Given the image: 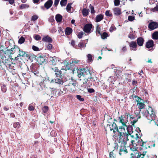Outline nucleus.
<instances>
[{
  "label": "nucleus",
  "instance_id": "1",
  "mask_svg": "<svg viewBox=\"0 0 158 158\" xmlns=\"http://www.w3.org/2000/svg\"><path fill=\"white\" fill-rule=\"evenodd\" d=\"M129 134L133 138L131 140V144L133 147L135 148H133V151L136 150V148H138L137 146H141L142 147L146 146L145 144L146 143V142L143 141L142 139L139 137L138 132H136L135 135H131L129 133Z\"/></svg>",
  "mask_w": 158,
  "mask_h": 158
},
{
  "label": "nucleus",
  "instance_id": "2",
  "mask_svg": "<svg viewBox=\"0 0 158 158\" xmlns=\"http://www.w3.org/2000/svg\"><path fill=\"white\" fill-rule=\"evenodd\" d=\"M142 114L150 121H154L155 122V120L156 119V115L153 109L150 106H149L148 109L142 112Z\"/></svg>",
  "mask_w": 158,
  "mask_h": 158
},
{
  "label": "nucleus",
  "instance_id": "3",
  "mask_svg": "<svg viewBox=\"0 0 158 158\" xmlns=\"http://www.w3.org/2000/svg\"><path fill=\"white\" fill-rule=\"evenodd\" d=\"M125 126H120L118 128L117 127L116 132L117 131L118 133V136L120 140H124V139H126L128 141L129 139L128 138V134L126 132Z\"/></svg>",
  "mask_w": 158,
  "mask_h": 158
},
{
  "label": "nucleus",
  "instance_id": "4",
  "mask_svg": "<svg viewBox=\"0 0 158 158\" xmlns=\"http://www.w3.org/2000/svg\"><path fill=\"white\" fill-rule=\"evenodd\" d=\"M3 46H1L0 48V58L1 57H11V55L13 53V50L14 49L11 48L10 50H7L4 51L1 48Z\"/></svg>",
  "mask_w": 158,
  "mask_h": 158
},
{
  "label": "nucleus",
  "instance_id": "5",
  "mask_svg": "<svg viewBox=\"0 0 158 158\" xmlns=\"http://www.w3.org/2000/svg\"><path fill=\"white\" fill-rule=\"evenodd\" d=\"M89 72L86 69H78L77 71V76L79 78L81 77L82 76L86 75Z\"/></svg>",
  "mask_w": 158,
  "mask_h": 158
},
{
  "label": "nucleus",
  "instance_id": "6",
  "mask_svg": "<svg viewBox=\"0 0 158 158\" xmlns=\"http://www.w3.org/2000/svg\"><path fill=\"white\" fill-rule=\"evenodd\" d=\"M123 143L122 142L119 149V154L120 155L126 154L127 152V149H126L125 145L126 144V142L124 140H123Z\"/></svg>",
  "mask_w": 158,
  "mask_h": 158
},
{
  "label": "nucleus",
  "instance_id": "7",
  "mask_svg": "<svg viewBox=\"0 0 158 158\" xmlns=\"http://www.w3.org/2000/svg\"><path fill=\"white\" fill-rule=\"evenodd\" d=\"M146 153L145 152H143V154H141L140 152L132 153L131 154V158H144Z\"/></svg>",
  "mask_w": 158,
  "mask_h": 158
},
{
  "label": "nucleus",
  "instance_id": "8",
  "mask_svg": "<svg viewBox=\"0 0 158 158\" xmlns=\"http://www.w3.org/2000/svg\"><path fill=\"white\" fill-rule=\"evenodd\" d=\"M2 62L6 65L7 67H10L11 65V57H1Z\"/></svg>",
  "mask_w": 158,
  "mask_h": 158
},
{
  "label": "nucleus",
  "instance_id": "9",
  "mask_svg": "<svg viewBox=\"0 0 158 158\" xmlns=\"http://www.w3.org/2000/svg\"><path fill=\"white\" fill-rule=\"evenodd\" d=\"M92 28V24L89 23L85 25L83 30L86 33H89L91 32Z\"/></svg>",
  "mask_w": 158,
  "mask_h": 158
},
{
  "label": "nucleus",
  "instance_id": "10",
  "mask_svg": "<svg viewBox=\"0 0 158 158\" xmlns=\"http://www.w3.org/2000/svg\"><path fill=\"white\" fill-rule=\"evenodd\" d=\"M118 120L120 123H121L123 126L127 127L126 123L127 122V120L123 116L121 115L118 118Z\"/></svg>",
  "mask_w": 158,
  "mask_h": 158
},
{
  "label": "nucleus",
  "instance_id": "11",
  "mask_svg": "<svg viewBox=\"0 0 158 158\" xmlns=\"http://www.w3.org/2000/svg\"><path fill=\"white\" fill-rule=\"evenodd\" d=\"M148 27L150 30H153L158 27V24L154 22H152L149 24Z\"/></svg>",
  "mask_w": 158,
  "mask_h": 158
},
{
  "label": "nucleus",
  "instance_id": "12",
  "mask_svg": "<svg viewBox=\"0 0 158 158\" xmlns=\"http://www.w3.org/2000/svg\"><path fill=\"white\" fill-rule=\"evenodd\" d=\"M154 46V42L152 40H148L146 43V47L148 48L149 50H152V48Z\"/></svg>",
  "mask_w": 158,
  "mask_h": 158
},
{
  "label": "nucleus",
  "instance_id": "13",
  "mask_svg": "<svg viewBox=\"0 0 158 158\" xmlns=\"http://www.w3.org/2000/svg\"><path fill=\"white\" fill-rule=\"evenodd\" d=\"M129 45L131 50L135 51L137 50V45L135 42L132 41L129 43Z\"/></svg>",
  "mask_w": 158,
  "mask_h": 158
},
{
  "label": "nucleus",
  "instance_id": "14",
  "mask_svg": "<svg viewBox=\"0 0 158 158\" xmlns=\"http://www.w3.org/2000/svg\"><path fill=\"white\" fill-rule=\"evenodd\" d=\"M53 1L52 0H48L44 4V7L47 9L50 8L52 6Z\"/></svg>",
  "mask_w": 158,
  "mask_h": 158
},
{
  "label": "nucleus",
  "instance_id": "15",
  "mask_svg": "<svg viewBox=\"0 0 158 158\" xmlns=\"http://www.w3.org/2000/svg\"><path fill=\"white\" fill-rule=\"evenodd\" d=\"M114 14L115 15L118 16L121 14V10L120 8L118 7H115L113 9Z\"/></svg>",
  "mask_w": 158,
  "mask_h": 158
},
{
  "label": "nucleus",
  "instance_id": "16",
  "mask_svg": "<svg viewBox=\"0 0 158 158\" xmlns=\"http://www.w3.org/2000/svg\"><path fill=\"white\" fill-rule=\"evenodd\" d=\"M109 127L110 131L113 130V132L115 133L116 132V130L117 128L116 124L113 122L111 124L109 125Z\"/></svg>",
  "mask_w": 158,
  "mask_h": 158
},
{
  "label": "nucleus",
  "instance_id": "17",
  "mask_svg": "<svg viewBox=\"0 0 158 158\" xmlns=\"http://www.w3.org/2000/svg\"><path fill=\"white\" fill-rule=\"evenodd\" d=\"M61 63L64 65V66H62L61 69L67 70L69 69V63L66 60L63 61L62 62H61Z\"/></svg>",
  "mask_w": 158,
  "mask_h": 158
},
{
  "label": "nucleus",
  "instance_id": "18",
  "mask_svg": "<svg viewBox=\"0 0 158 158\" xmlns=\"http://www.w3.org/2000/svg\"><path fill=\"white\" fill-rule=\"evenodd\" d=\"M146 142V143L145 144L146 145V146H145V147H148L149 148H151L152 147H155V142L153 141H145Z\"/></svg>",
  "mask_w": 158,
  "mask_h": 158
},
{
  "label": "nucleus",
  "instance_id": "19",
  "mask_svg": "<svg viewBox=\"0 0 158 158\" xmlns=\"http://www.w3.org/2000/svg\"><path fill=\"white\" fill-rule=\"evenodd\" d=\"M52 69L55 72V74L56 76H60L61 74V71L58 69L57 67L52 68Z\"/></svg>",
  "mask_w": 158,
  "mask_h": 158
},
{
  "label": "nucleus",
  "instance_id": "20",
  "mask_svg": "<svg viewBox=\"0 0 158 158\" xmlns=\"http://www.w3.org/2000/svg\"><path fill=\"white\" fill-rule=\"evenodd\" d=\"M137 44L139 46H143L144 42V40L143 38L141 37L138 38L137 39Z\"/></svg>",
  "mask_w": 158,
  "mask_h": 158
},
{
  "label": "nucleus",
  "instance_id": "21",
  "mask_svg": "<svg viewBox=\"0 0 158 158\" xmlns=\"http://www.w3.org/2000/svg\"><path fill=\"white\" fill-rule=\"evenodd\" d=\"M42 41L47 42H51L52 41V39L48 36H44L42 38Z\"/></svg>",
  "mask_w": 158,
  "mask_h": 158
},
{
  "label": "nucleus",
  "instance_id": "22",
  "mask_svg": "<svg viewBox=\"0 0 158 158\" xmlns=\"http://www.w3.org/2000/svg\"><path fill=\"white\" fill-rule=\"evenodd\" d=\"M51 82L53 83L55 82L60 84H62L63 81L60 78H57L55 79H53L52 81Z\"/></svg>",
  "mask_w": 158,
  "mask_h": 158
},
{
  "label": "nucleus",
  "instance_id": "23",
  "mask_svg": "<svg viewBox=\"0 0 158 158\" xmlns=\"http://www.w3.org/2000/svg\"><path fill=\"white\" fill-rule=\"evenodd\" d=\"M103 15L101 14L97 15L95 18V21L96 22H100L103 19Z\"/></svg>",
  "mask_w": 158,
  "mask_h": 158
},
{
  "label": "nucleus",
  "instance_id": "24",
  "mask_svg": "<svg viewBox=\"0 0 158 158\" xmlns=\"http://www.w3.org/2000/svg\"><path fill=\"white\" fill-rule=\"evenodd\" d=\"M72 29L71 28L67 27L66 28L65 30V34L67 35H69L72 33Z\"/></svg>",
  "mask_w": 158,
  "mask_h": 158
},
{
  "label": "nucleus",
  "instance_id": "25",
  "mask_svg": "<svg viewBox=\"0 0 158 158\" xmlns=\"http://www.w3.org/2000/svg\"><path fill=\"white\" fill-rule=\"evenodd\" d=\"M76 84V83L74 82L73 83H70L69 85H68V86H69V88L71 89V91H73L75 90V86Z\"/></svg>",
  "mask_w": 158,
  "mask_h": 158
},
{
  "label": "nucleus",
  "instance_id": "26",
  "mask_svg": "<svg viewBox=\"0 0 158 158\" xmlns=\"http://www.w3.org/2000/svg\"><path fill=\"white\" fill-rule=\"evenodd\" d=\"M55 19L57 22H60L62 19V16L60 14H57L56 16Z\"/></svg>",
  "mask_w": 158,
  "mask_h": 158
},
{
  "label": "nucleus",
  "instance_id": "27",
  "mask_svg": "<svg viewBox=\"0 0 158 158\" xmlns=\"http://www.w3.org/2000/svg\"><path fill=\"white\" fill-rule=\"evenodd\" d=\"M132 115H130V120L131 121V123H132V125H134V124L135 123L138 121V118L136 117V118H135L134 117H132Z\"/></svg>",
  "mask_w": 158,
  "mask_h": 158
},
{
  "label": "nucleus",
  "instance_id": "28",
  "mask_svg": "<svg viewBox=\"0 0 158 158\" xmlns=\"http://www.w3.org/2000/svg\"><path fill=\"white\" fill-rule=\"evenodd\" d=\"M19 55L18 56H27V54L26 52H25L23 51L22 50H20L19 49Z\"/></svg>",
  "mask_w": 158,
  "mask_h": 158
},
{
  "label": "nucleus",
  "instance_id": "29",
  "mask_svg": "<svg viewBox=\"0 0 158 158\" xmlns=\"http://www.w3.org/2000/svg\"><path fill=\"white\" fill-rule=\"evenodd\" d=\"M89 10L86 8H84L82 10V14L84 16H87L89 14Z\"/></svg>",
  "mask_w": 158,
  "mask_h": 158
},
{
  "label": "nucleus",
  "instance_id": "30",
  "mask_svg": "<svg viewBox=\"0 0 158 158\" xmlns=\"http://www.w3.org/2000/svg\"><path fill=\"white\" fill-rule=\"evenodd\" d=\"M152 38L154 40H157L158 39V31H155L153 33L152 35Z\"/></svg>",
  "mask_w": 158,
  "mask_h": 158
},
{
  "label": "nucleus",
  "instance_id": "31",
  "mask_svg": "<svg viewBox=\"0 0 158 158\" xmlns=\"http://www.w3.org/2000/svg\"><path fill=\"white\" fill-rule=\"evenodd\" d=\"M137 105L139 109H142L144 108L145 106V105L141 101L138 103H137Z\"/></svg>",
  "mask_w": 158,
  "mask_h": 158
},
{
  "label": "nucleus",
  "instance_id": "32",
  "mask_svg": "<svg viewBox=\"0 0 158 158\" xmlns=\"http://www.w3.org/2000/svg\"><path fill=\"white\" fill-rule=\"evenodd\" d=\"M51 61L52 64L53 65H55L56 64V63L57 61H60V60H58V59L57 58L55 57H54L52 58Z\"/></svg>",
  "mask_w": 158,
  "mask_h": 158
},
{
  "label": "nucleus",
  "instance_id": "33",
  "mask_svg": "<svg viewBox=\"0 0 158 158\" xmlns=\"http://www.w3.org/2000/svg\"><path fill=\"white\" fill-rule=\"evenodd\" d=\"M72 4V3H69L67 5L66 7L67 11L69 13L71 12V9L72 8L71 5Z\"/></svg>",
  "mask_w": 158,
  "mask_h": 158
},
{
  "label": "nucleus",
  "instance_id": "34",
  "mask_svg": "<svg viewBox=\"0 0 158 158\" xmlns=\"http://www.w3.org/2000/svg\"><path fill=\"white\" fill-rule=\"evenodd\" d=\"M13 126L15 128L18 129L20 127V124L19 122H16L14 123Z\"/></svg>",
  "mask_w": 158,
  "mask_h": 158
},
{
  "label": "nucleus",
  "instance_id": "35",
  "mask_svg": "<svg viewBox=\"0 0 158 158\" xmlns=\"http://www.w3.org/2000/svg\"><path fill=\"white\" fill-rule=\"evenodd\" d=\"M85 42L84 41H82L81 42H80L78 44V46L80 48H85L86 46V44L84 45Z\"/></svg>",
  "mask_w": 158,
  "mask_h": 158
},
{
  "label": "nucleus",
  "instance_id": "36",
  "mask_svg": "<svg viewBox=\"0 0 158 158\" xmlns=\"http://www.w3.org/2000/svg\"><path fill=\"white\" fill-rule=\"evenodd\" d=\"M29 6L27 4H22L20 6V9H27L29 7Z\"/></svg>",
  "mask_w": 158,
  "mask_h": 158
},
{
  "label": "nucleus",
  "instance_id": "37",
  "mask_svg": "<svg viewBox=\"0 0 158 158\" xmlns=\"http://www.w3.org/2000/svg\"><path fill=\"white\" fill-rule=\"evenodd\" d=\"M102 39H104L109 36L108 34L106 32H104L101 35Z\"/></svg>",
  "mask_w": 158,
  "mask_h": 158
},
{
  "label": "nucleus",
  "instance_id": "38",
  "mask_svg": "<svg viewBox=\"0 0 158 158\" xmlns=\"http://www.w3.org/2000/svg\"><path fill=\"white\" fill-rule=\"evenodd\" d=\"M25 40V39L23 37L21 36L19 39L18 43L19 44H22L24 42Z\"/></svg>",
  "mask_w": 158,
  "mask_h": 158
},
{
  "label": "nucleus",
  "instance_id": "39",
  "mask_svg": "<svg viewBox=\"0 0 158 158\" xmlns=\"http://www.w3.org/2000/svg\"><path fill=\"white\" fill-rule=\"evenodd\" d=\"M67 0H61L60 2V4L62 6H65Z\"/></svg>",
  "mask_w": 158,
  "mask_h": 158
},
{
  "label": "nucleus",
  "instance_id": "40",
  "mask_svg": "<svg viewBox=\"0 0 158 158\" xmlns=\"http://www.w3.org/2000/svg\"><path fill=\"white\" fill-rule=\"evenodd\" d=\"M1 90L2 92L3 93H5L7 90L6 86L5 85H3L1 86Z\"/></svg>",
  "mask_w": 158,
  "mask_h": 158
},
{
  "label": "nucleus",
  "instance_id": "41",
  "mask_svg": "<svg viewBox=\"0 0 158 158\" xmlns=\"http://www.w3.org/2000/svg\"><path fill=\"white\" fill-rule=\"evenodd\" d=\"M42 110L43 112L44 113H46L48 110V107L47 106H45L43 108Z\"/></svg>",
  "mask_w": 158,
  "mask_h": 158
},
{
  "label": "nucleus",
  "instance_id": "42",
  "mask_svg": "<svg viewBox=\"0 0 158 158\" xmlns=\"http://www.w3.org/2000/svg\"><path fill=\"white\" fill-rule=\"evenodd\" d=\"M38 18V16L36 15H35L32 16L31 20L32 21H35Z\"/></svg>",
  "mask_w": 158,
  "mask_h": 158
},
{
  "label": "nucleus",
  "instance_id": "43",
  "mask_svg": "<svg viewBox=\"0 0 158 158\" xmlns=\"http://www.w3.org/2000/svg\"><path fill=\"white\" fill-rule=\"evenodd\" d=\"M37 60L40 63H43L44 61V59L43 57L40 56L37 58Z\"/></svg>",
  "mask_w": 158,
  "mask_h": 158
},
{
  "label": "nucleus",
  "instance_id": "44",
  "mask_svg": "<svg viewBox=\"0 0 158 158\" xmlns=\"http://www.w3.org/2000/svg\"><path fill=\"white\" fill-rule=\"evenodd\" d=\"M34 38L36 40H40L41 39V37L39 35H35L34 36Z\"/></svg>",
  "mask_w": 158,
  "mask_h": 158
},
{
  "label": "nucleus",
  "instance_id": "45",
  "mask_svg": "<svg viewBox=\"0 0 158 158\" xmlns=\"http://www.w3.org/2000/svg\"><path fill=\"white\" fill-rule=\"evenodd\" d=\"M46 46L48 50H51L52 48V45L50 44H48Z\"/></svg>",
  "mask_w": 158,
  "mask_h": 158
},
{
  "label": "nucleus",
  "instance_id": "46",
  "mask_svg": "<svg viewBox=\"0 0 158 158\" xmlns=\"http://www.w3.org/2000/svg\"><path fill=\"white\" fill-rule=\"evenodd\" d=\"M91 13L92 14H94L95 11L94 10V7L92 6L91 4L90 5Z\"/></svg>",
  "mask_w": 158,
  "mask_h": 158
},
{
  "label": "nucleus",
  "instance_id": "47",
  "mask_svg": "<svg viewBox=\"0 0 158 158\" xmlns=\"http://www.w3.org/2000/svg\"><path fill=\"white\" fill-rule=\"evenodd\" d=\"M114 5L115 6H118L120 4L119 0H114Z\"/></svg>",
  "mask_w": 158,
  "mask_h": 158
},
{
  "label": "nucleus",
  "instance_id": "48",
  "mask_svg": "<svg viewBox=\"0 0 158 158\" xmlns=\"http://www.w3.org/2000/svg\"><path fill=\"white\" fill-rule=\"evenodd\" d=\"M89 62L92 61V56L90 54H88L87 56Z\"/></svg>",
  "mask_w": 158,
  "mask_h": 158
},
{
  "label": "nucleus",
  "instance_id": "49",
  "mask_svg": "<svg viewBox=\"0 0 158 158\" xmlns=\"http://www.w3.org/2000/svg\"><path fill=\"white\" fill-rule=\"evenodd\" d=\"M109 156L110 158H115V155L113 153V151L110 153Z\"/></svg>",
  "mask_w": 158,
  "mask_h": 158
},
{
  "label": "nucleus",
  "instance_id": "50",
  "mask_svg": "<svg viewBox=\"0 0 158 158\" xmlns=\"http://www.w3.org/2000/svg\"><path fill=\"white\" fill-rule=\"evenodd\" d=\"M76 97L77 98L81 101H84V99L82 98L81 96L80 95H77Z\"/></svg>",
  "mask_w": 158,
  "mask_h": 158
},
{
  "label": "nucleus",
  "instance_id": "51",
  "mask_svg": "<svg viewBox=\"0 0 158 158\" xmlns=\"http://www.w3.org/2000/svg\"><path fill=\"white\" fill-rule=\"evenodd\" d=\"M135 19L134 16H129L128 17V20L130 21H133Z\"/></svg>",
  "mask_w": 158,
  "mask_h": 158
},
{
  "label": "nucleus",
  "instance_id": "52",
  "mask_svg": "<svg viewBox=\"0 0 158 158\" xmlns=\"http://www.w3.org/2000/svg\"><path fill=\"white\" fill-rule=\"evenodd\" d=\"M105 14L106 16L109 17L112 15L111 13H110V11L109 10H107L106 11Z\"/></svg>",
  "mask_w": 158,
  "mask_h": 158
},
{
  "label": "nucleus",
  "instance_id": "53",
  "mask_svg": "<svg viewBox=\"0 0 158 158\" xmlns=\"http://www.w3.org/2000/svg\"><path fill=\"white\" fill-rule=\"evenodd\" d=\"M116 29V28L113 26H112L109 29V31L110 32H112L113 31L115 30Z\"/></svg>",
  "mask_w": 158,
  "mask_h": 158
},
{
  "label": "nucleus",
  "instance_id": "54",
  "mask_svg": "<svg viewBox=\"0 0 158 158\" xmlns=\"http://www.w3.org/2000/svg\"><path fill=\"white\" fill-rule=\"evenodd\" d=\"M83 35V32L82 31L80 32L77 35L78 38L79 39L81 38Z\"/></svg>",
  "mask_w": 158,
  "mask_h": 158
},
{
  "label": "nucleus",
  "instance_id": "55",
  "mask_svg": "<svg viewBox=\"0 0 158 158\" xmlns=\"http://www.w3.org/2000/svg\"><path fill=\"white\" fill-rule=\"evenodd\" d=\"M34 107L31 105V104H30L28 110H34Z\"/></svg>",
  "mask_w": 158,
  "mask_h": 158
},
{
  "label": "nucleus",
  "instance_id": "56",
  "mask_svg": "<svg viewBox=\"0 0 158 158\" xmlns=\"http://www.w3.org/2000/svg\"><path fill=\"white\" fill-rule=\"evenodd\" d=\"M60 0H55L54 6L56 7L59 4Z\"/></svg>",
  "mask_w": 158,
  "mask_h": 158
},
{
  "label": "nucleus",
  "instance_id": "57",
  "mask_svg": "<svg viewBox=\"0 0 158 158\" xmlns=\"http://www.w3.org/2000/svg\"><path fill=\"white\" fill-rule=\"evenodd\" d=\"M135 100L137 101V103H138L142 101L141 99L139 97L135 96Z\"/></svg>",
  "mask_w": 158,
  "mask_h": 158
},
{
  "label": "nucleus",
  "instance_id": "58",
  "mask_svg": "<svg viewBox=\"0 0 158 158\" xmlns=\"http://www.w3.org/2000/svg\"><path fill=\"white\" fill-rule=\"evenodd\" d=\"M32 48V49L35 51H39V48L35 46H33Z\"/></svg>",
  "mask_w": 158,
  "mask_h": 158
},
{
  "label": "nucleus",
  "instance_id": "59",
  "mask_svg": "<svg viewBox=\"0 0 158 158\" xmlns=\"http://www.w3.org/2000/svg\"><path fill=\"white\" fill-rule=\"evenodd\" d=\"M152 11L153 12L158 11V5L152 9Z\"/></svg>",
  "mask_w": 158,
  "mask_h": 158
},
{
  "label": "nucleus",
  "instance_id": "60",
  "mask_svg": "<svg viewBox=\"0 0 158 158\" xmlns=\"http://www.w3.org/2000/svg\"><path fill=\"white\" fill-rule=\"evenodd\" d=\"M128 37L131 39H133L135 38V36L132 34H129L128 35Z\"/></svg>",
  "mask_w": 158,
  "mask_h": 158
},
{
  "label": "nucleus",
  "instance_id": "61",
  "mask_svg": "<svg viewBox=\"0 0 158 158\" xmlns=\"http://www.w3.org/2000/svg\"><path fill=\"white\" fill-rule=\"evenodd\" d=\"M101 28L99 26H98L97 27V31L100 34Z\"/></svg>",
  "mask_w": 158,
  "mask_h": 158
},
{
  "label": "nucleus",
  "instance_id": "62",
  "mask_svg": "<svg viewBox=\"0 0 158 158\" xmlns=\"http://www.w3.org/2000/svg\"><path fill=\"white\" fill-rule=\"evenodd\" d=\"M94 90L92 88H90L88 89V91L90 93H92L94 92Z\"/></svg>",
  "mask_w": 158,
  "mask_h": 158
},
{
  "label": "nucleus",
  "instance_id": "63",
  "mask_svg": "<svg viewBox=\"0 0 158 158\" xmlns=\"http://www.w3.org/2000/svg\"><path fill=\"white\" fill-rule=\"evenodd\" d=\"M51 134L52 136H55L56 135V133H55V131H52L51 132Z\"/></svg>",
  "mask_w": 158,
  "mask_h": 158
},
{
  "label": "nucleus",
  "instance_id": "64",
  "mask_svg": "<svg viewBox=\"0 0 158 158\" xmlns=\"http://www.w3.org/2000/svg\"><path fill=\"white\" fill-rule=\"evenodd\" d=\"M8 1L10 4H13L15 2V0H8Z\"/></svg>",
  "mask_w": 158,
  "mask_h": 158
}]
</instances>
